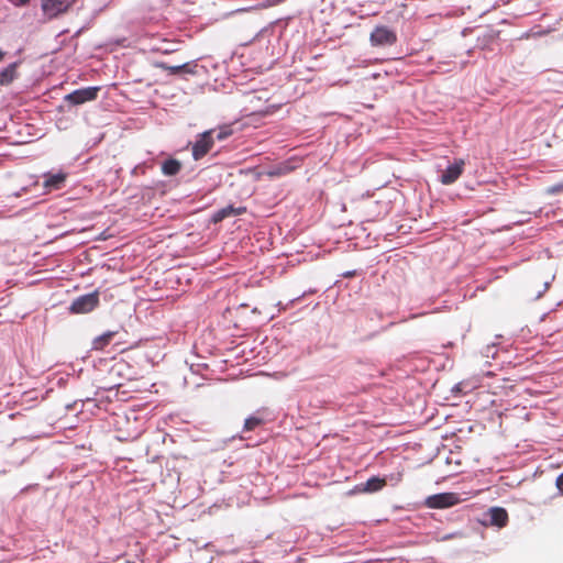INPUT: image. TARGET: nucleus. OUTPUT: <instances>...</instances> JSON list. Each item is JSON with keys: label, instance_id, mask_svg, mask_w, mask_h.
I'll return each instance as SVG.
<instances>
[{"label": "nucleus", "instance_id": "1", "mask_svg": "<svg viewBox=\"0 0 563 563\" xmlns=\"http://www.w3.org/2000/svg\"><path fill=\"white\" fill-rule=\"evenodd\" d=\"M98 303L99 294L98 291H93L76 298L69 309L74 313H88L92 311Z\"/></svg>", "mask_w": 563, "mask_h": 563}, {"label": "nucleus", "instance_id": "2", "mask_svg": "<svg viewBox=\"0 0 563 563\" xmlns=\"http://www.w3.org/2000/svg\"><path fill=\"white\" fill-rule=\"evenodd\" d=\"M461 501L455 493H442L429 496L426 504L430 508H448Z\"/></svg>", "mask_w": 563, "mask_h": 563}, {"label": "nucleus", "instance_id": "3", "mask_svg": "<svg viewBox=\"0 0 563 563\" xmlns=\"http://www.w3.org/2000/svg\"><path fill=\"white\" fill-rule=\"evenodd\" d=\"M99 88L97 87H88L75 90L65 96V101L70 104L78 106L85 103L87 101H92L97 98V92Z\"/></svg>", "mask_w": 563, "mask_h": 563}, {"label": "nucleus", "instance_id": "4", "mask_svg": "<svg viewBox=\"0 0 563 563\" xmlns=\"http://www.w3.org/2000/svg\"><path fill=\"white\" fill-rule=\"evenodd\" d=\"M73 0H42V10L48 18L64 13L71 5Z\"/></svg>", "mask_w": 563, "mask_h": 563}, {"label": "nucleus", "instance_id": "5", "mask_svg": "<svg viewBox=\"0 0 563 563\" xmlns=\"http://www.w3.org/2000/svg\"><path fill=\"white\" fill-rule=\"evenodd\" d=\"M213 130L206 131L202 133L197 140V142L194 144L192 147V156L195 159H200L202 156H205L212 147L213 145Z\"/></svg>", "mask_w": 563, "mask_h": 563}, {"label": "nucleus", "instance_id": "6", "mask_svg": "<svg viewBox=\"0 0 563 563\" xmlns=\"http://www.w3.org/2000/svg\"><path fill=\"white\" fill-rule=\"evenodd\" d=\"M371 42L373 45H391L396 42V34L385 26L376 27L371 34Z\"/></svg>", "mask_w": 563, "mask_h": 563}, {"label": "nucleus", "instance_id": "7", "mask_svg": "<svg viewBox=\"0 0 563 563\" xmlns=\"http://www.w3.org/2000/svg\"><path fill=\"white\" fill-rule=\"evenodd\" d=\"M464 168V161L457 159L453 164H450L440 177V181L443 185L453 184L462 174Z\"/></svg>", "mask_w": 563, "mask_h": 563}, {"label": "nucleus", "instance_id": "8", "mask_svg": "<svg viewBox=\"0 0 563 563\" xmlns=\"http://www.w3.org/2000/svg\"><path fill=\"white\" fill-rule=\"evenodd\" d=\"M385 485V479L379 477H371L366 483L356 486V490L361 493H374L380 490Z\"/></svg>", "mask_w": 563, "mask_h": 563}, {"label": "nucleus", "instance_id": "9", "mask_svg": "<svg viewBox=\"0 0 563 563\" xmlns=\"http://www.w3.org/2000/svg\"><path fill=\"white\" fill-rule=\"evenodd\" d=\"M488 516L490 523L497 527H504L508 519L506 510L499 507L490 508L488 511Z\"/></svg>", "mask_w": 563, "mask_h": 563}, {"label": "nucleus", "instance_id": "10", "mask_svg": "<svg viewBox=\"0 0 563 563\" xmlns=\"http://www.w3.org/2000/svg\"><path fill=\"white\" fill-rule=\"evenodd\" d=\"M66 175L64 173L49 174L46 176L44 187L47 189H57L64 183Z\"/></svg>", "mask_w": 563, "mask_h": 563}, {"label": "nucleus", "instance_id": "11", "mask_svg": "<svg viewBox=\"0 0 563 563\" xmlns=\"http://www.w3.org/2000/svg\"><path fill=\"white\" fill-rule=\"evenodd\" d=\"M242 212V209H234L232 206H228L219 211H217L212 219L214 222H219V221H222L223 219L228 218V217H231V216H234V214H238V213H241Z\"/></svg>", "mask_w": 563, "mask_h": 563}, {"label": "nucleus", "instance_id": "12", "mask_svg": "<svg viewBox=\"0 0 563 563\" xmlns=\"http://www.w3.org/2000/svg\"><path fill=\"white\" fill-rule=\"evenodd\" d=\"M162 170L168 176L176 175L180 170V163L175 159H168L163 164Z\"/></svg>", "mask_w": 563, "mask_h": 563}, {"label": "nucleus", "instance_id": "13", "mask_svg": "<svg viewBox=\"0 0 563 563\" xmlns=\"http://www.w3.org/2000/svg\"><path fill=\"white\" fill-rule=\"evenodd\" d=\"M15 76V64L8 66L0 73V85H8Z\"/></svg>", "mask_w": 563, "mask_h": 563}, {"label": "nucleus", "instance_id": "14", "mask_svg": "<svg viewBox=\"0 0 563 563\" xmlns=\"http://www.w3.org/2000/svg\"><path fill=\"white\" fill-rule=\"evenodd\" d=\"M112 335H113L112 332H108V333H104V334L100 335L99 338H97L93 342L95 347L102 349L104 345H107L109 343Z\"/></svg>", "mask_w": 563, "mask_h": 563}, {"label": "nucleus", "instance_id": "15", "mask_svg": "<svg viewBox=\"0 0 563 563\" xmlns=\"http://www.w3.org/2000/svg\"><path fill=\"white\" fill-rule=\"evenodd\" d=\"M232 134V129L228 125L221 126L218 131L217 139L222 141Z\"/></svg>", "mask_w": 563, "mask_h": 563}, {"label": "nucleus", "instance_id": "16", "mask_svg": "<svg viewBox=\"0 0 563 563\" xmlns=\"http://www.w3.org/2000/svg\"><path fill=\"white\" fill-rule=\"evenodd\" d=\"M291 169L290 166L288 165H283L280 167H277V168H274L272 170H269L267 174L269 176H279V175H283V174H286L288 173L289 170Z\"/></svg>", "mask_w": 563, "mask_h": 563}, {"label": "nucleus", "instance_id": "17", "mask_svg": "<svg viewBox=\"0 0 563 563\" xmlns=\"http://www.w3.org/2000/svg\"><path fill=\"white\" fill-rule=\"evenodd\" d=\"M261 423V420L255 417H250L245 420V429L253 430L256 426Z\"/></svg>", "mask_w": 563, "mask_h": 563}, {"label": "nucleus", "instance_id": "18", "mask_svg": "<svg viewBox=\"0 0 563 563\" xmlns=\"http://www.w3.org/2000/svg\"><path fill=\"white\" fill-rule=\"evenodd\" d=\"M562 190H563V185L559 184V185L549 187L547 189V192L550 194V195H554V194H558V192H560Z\"/></svg>", "mask_w": 563, "mask_h": 563}, {"label": "nucleus", "instance_id": "19", "mask_svg": "<svg viewBox=\"0 0 563 563\" xmlns=\"http://www.w3.org/2000/svg\"><path fill=\"white\" fill-rule=\"evenodd\" d=\"M556 486L563 493V473L556 479Z\"/></svg>", "mask_w": 563, "mask_h": 563}, {"label": "nucleus", "instance_id": "20", "mask_svg": "<svg viewBox=\"0 0 563 563\" xmlns=\"http://www.w3.org/2000/svg\"><path fill=\"white\" fill-rule=\"evenodd\" d=\"M184 67H185L184 65H179V66L168 67V69L170 70V73L176 74V73H179Z\"/></svg>", "mask_w": 563, "mask_h": 563}, {"label": "nucleus", "instance_id": "21", "mask_svg": "<svg viewBox=\"0 0 563 563\" xmlns=\"http://www.w3.org/2000/svg\"><path fill=\"white\" fill-rule=\"evenodd\" d=\"M11 2H12L14 5H23V4H25L26 2H29V0H11Z\"/></svg>", "mask_w": 563, "mask_h": 563}, {"label": "nucleus", "instance_id": "22", "mask_svg": "<svg viewBox=\"0 0 563 563\" xmlns=\"http://www.w3.org/2000/svg\"><path fill=\"white\" fill-rule=\"evenodd\" d=\"M3 56H4V53H3V51L0 49V60L3 58Z\"/></svg>", "mask_w": 563, "mask_h": 563}]
</instances>
